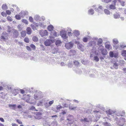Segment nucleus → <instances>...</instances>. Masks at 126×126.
Segmentation results:
<instances>
[{
  "mask_svg": "<svg viewBox=\"0 0 126 126\" xmlns=\"http://www.w3.org/2000/svg\"><path fill=\"white\" fill-rule=\"evenodd\" d=\"M113 17L115 19H118L120 17V14L117 13H115L113 15Z\"/></svg>",
  "mask_w": 126,
  "mask_h": 126,
  "instance_id": "nucleus-18",
  "label": "nucleus"
},
{
  "mask_svg": "<svg viewBox=\"0 0 126 126\" xmlns=\"http://www.w3.org/2000/svg\"><path fill=\"white\" fill-rule=\"evenodd\" d=\"M106 112L108 114L110 115H112L113 113L116 112L115 115L118 116H124L125 114V112L124 110L118 111H113L109 109L107 110Z\"/></svg>",
  "mask_w": 126,
  "mask_h": 126,
  "instance_id": "nucleus-1",
  "label": "nucleus"
},
{
  "mask_svg": "<svg viewBox=\"0 0 126 126\" xmlns=\"http://www.w3.org/2000/svg\"><path fill=\"white\" fill-rule=\"evenodd\" d=\"M118 64L117 63H115L114 64L113 66L115 68L117 69L118 68Z\"/></svg>",
  "mask_w": 126,
  "mask_h": 126,
  "instance_id": "nucleus-58",
  "label": "nucleus"
},
{
  "mask_svg": "<svg viewBox=\"0 0 126 126\" xmlns=\"http://www.w3.org/2000/svg\"><path fill=\"white\" fill-rule=\"evenodd\" d=\"M8 34L5 32H3L1 34L0 38L3 41H5L8 39Z\"/></svg>",
  "mask_w": 126,
  "mask_h": 126,
  "instance_id": "nucleus-7",
  "label": "nucleus"
},
{
  "mask_svg": "<svg viewBox=\"0 0 126 126\" xmlns=\"http://www.w3.org/2000/svg\"><path fill=\"white\" fill-rule=\"evenodd\" d=\"M26 31L27 33L28 34H31L32 32V30L29 27H28L26 29Z\"/></svg>",
  "mask_w": 126,
  "mask_h": 126,
  "instance_id": "nucleus-23",
  "label": "nucleus"
},
{
  "mask_svg": "<svg viewBox=\"0 0 126 126\" xmlns=\"http://www.w3.org/2000/svg\"><path fill=\"white\" fill-rule=\"evenodd\" d=\"M74 117L73 116L69 114L67 117V120L68 121L67 123L69 124H71L73 122Z\"/></svg>",
  "mask_w": 126,
  "mask_h": 126,
  "instance_id": "nucleus-5",
  "label": "nucleus"
},
{
  "mask_svg": "<svg viewBox=\"0 0 126 126\" xmlns=\"http://www.w3.org/2000/svg\"><path fill=\"white\" fill-rule=\"evenodd\" d=\"M80 121L81 122H88L89 121V120L87 118H84L83 119H82L80 120Z\"/></svg>",
  "mask_w": 126,
  "mask_h": 126,
  "instance_id": "nucleus-44",
  "label": "nucleus"
},
{
  "mask_svg": "<svg viewBox=\"0 0 126 126\" xmlns=\"http://www.w3.org/2000/svg\"><path fill=\"white\" fill-rule=\"evenodd\" d=\"M116 0H114L112 1V4L110 5L109 8L110 9L114 10L116 9Z\"/></svg>",
  "mask_w": 126,
  "mask_h": 126,
  "instance_id": "nucleus-11",
  "label": "nucleus"
},
{
  "mask_svg": "<svg viewBox=\"0 0 126 126\" xmlns=\"http://www.w3.org/2000/svg\"><path fill=\"white\" fill-rule=\"evenodd\" d=\"M66 32L67 31V32H72V30L69 27H67V28H66Z\"/></svg>",
  "mask_w": 126,
  "mask_h": 126,
  "instance_id": "nucleus-59",
  "label": "nucleus"
},
{
  "mask_svg": "<svg viewBox=\"0 0 126 126\" xmlns=\"http://www.w3.org/2000/svg\"><path fill=\"white\" fill-rule=\"evenodd\" d=\"M23 26L21 25H19L17 26V28L19 31H21L22 29Z\"/></svg>",
  "mask_w": 126,
  "mask_h": 126,
  "instance_id": "nucleus-41",
  "label": "nucleus"
},
{
  "mask_svg": "<svg viewBox=\"0 0 126 126\" xmlns=\"http://www.w3.org/2000/svg\"><path fill=\"white\" fill-rule=\"evenodd\" d=\"M7 19L8 21H12L13 20V19L10 16H8L7 17Z\"/></svg>",
  "mask_w": 126,
  "mask_h": 126,
  "instance_id": "nucleus-57",
  "label": "nucleus"
},
{
  "mask_svg": "<svg viewBox=\"0 0 126 126\" xmlns=\"http://www.w3.org/2000/svg\"><path fill=\"white\" fill-rule=\"evenodd\" d=\"M73 45V43H72L71 42H70L66 44L65 46V47L67 49H69L72 48Z\"/></svg>",
  "mask_w": 126,
  "mask_h": 126,
  "instance_id": "nucleus-8",
  "label": "nucleus"
},
{
  "mask_svg": "<svg viewBox=\"0 0 126 126\" xmlns=\"http://www.w3.org/2000/svg\"><path fill=\"white\" fill-rule=\"evenodd\" d=\"M46 63L48 64H54V61L52 59H51L49 61H47Z\"/></svg>",
  "mask_w": 126,
  "mask_h": 126,
  "instance_id": "nucleus-24",
  "label": "nucleus"
},
{
  "mask_svg": "<svg viewBox=\"0 0 126 126\" xmlns=\"http://www.w3.org/2000/svg\"><path fill=\"white\" fill-rule=\"evenodd\" d=\"M32 39L35 42H37L38 40V38L36 37L35 36L33 37Z\"/></svg>",
  "mask_w": 126,
  "mask_h": 126,
  "instance_id": "nucleus-42",
  "label": "nucleus"
},
{
  "mask_svg": "<svg viewBox=\"0 0 126 126\" xmlns=\"http://www.w3.org/2000/svg\"><path fill=\"white\" fill-rule=\"evenodd\" d=\"M13 36L15 38L17 37L19 34L18 31L16 30H14L13 32Z\"/></svg>",
  "mask_w": 126,
  "mask_h": 126,
  "instance_id": "nucleus-19",
  "label": "nucleus"
},
{
  "mask_svg": "<svg viewBox=\"0 0 126 126\" xmlns=\"http://www.w3.org/2000/svg\"><path fill=\"white\" fill-rule=\"evenodd\" d=\"M50 35L52 36V38H54L57 36V32L54 31L51 32Z\"/></svg>",
  "mask_w": 126,
  "mask_h": 126,
  "instance_id": "nucleus-17",
  "label": "nucleus"
},
{
  "mask_svg": "<svg viewBox=\"0 0 126 126\" xmlns=\"http://www.w3.org/2000/svg\"><path fill=\"white\" fill-rule=\"evenodd\" d=\"M53 41L50 39H47L44 42L45 45L47 46H49L53 43Z\"/></svg>",
  "mask_w": 126,
  "mask_h": 126,
  "instance_id": "nucleus-9",
  "label": "nucleus"
},
{
  "mask_svg": "<svg viewBox=\"0 0 126 126\" xmlns=\"http://www.w3.org/2000/svg\"><path fill=\"white\" fill-rule=\"evenodd\" d=\"M76 71L77 73L79 74H80L82 73V71L79 69L77 68Z\"/></svg>",
  "mask_w": 126,
  "mask_h": 126,
  "instance_id": "nucleus-40",
  "label": "nucleus"
},
{
  "mask_svg": "<svg viewBox=\"0 0 126 126\" xmlns=\"http://www.w3.org/2000/svg\"><path fill=\"white\" fill-rule=\"evenodd\" d=\"M88 38L87 37H84L82 39L83 41L84 42H86L88 41Z\"/></svg>",
  "mask_w": 126,
  "mask_h": 126,
  "instance_id": "nucleus-53",
  "label": "nucleus"
},
{
  "mask_svg": "<svg viewBox=\"0 0 126 126\" xmlns=\"http://www.w3.org/2000/svg\"><path fill=\"white\" fill-rule=\"evenodd\" d=\"M30 59L31 60H33L35 61H37V58L36 57H30Z\"/></svg>",
  "mask_w": 126,
  "mask_h": 126,
  "instance_id": "nucleus-43",
  "label": "nucleus"
},
{
  "mask_svg": "<svg viewBox=\"0 0 126 126\" xmlns=\"http://www.w3.org/2000/svg\"><path fill=\"white\" fill-rule=\"evenodd\" d=\"M98 46H99L98 49L99 50H100L101 51H102V50H103L104 49V47L102 46V45Z\"/></svg>",
  "mask_w": 126,
  "mask_h": 126,
  "instance_id": "nucleus-39",
  "label": "nucleus"
},
{
  "mask_svg": "<svg viewBox=\"0 0 126 126\" xmlns=\"http://www.w3.org/2000/svg\"><path fill=\"white\" fill-rule=\"evenodd\" d=\"M24 41L27 43H29V39L27 37H25L24 39Z\"/></svg>",
  "mask_w": 126,
  "mask_h": 126,
  "instance_id": "nucleus-54",
  "label": "nucleus"
},
{
  "mask_svg": "<svg viewBox=\"0 0 126 126\" xmlns=\"http://www.w3.org/2000/svg\"><path fill=\"white\" fill-rule=\"evenodd\" d=\"M111 0H103L102 1L105 3H108L110 2Z\"/></svg>",
  "mask_w": 126,
  "mask_h": 126,
  "instance_id": "nucleus-64",
  "label": "nucleus"
},
{
  "mask_svg": "<svg viewBox=\"0 0 126 126\" xmlns=\"http://www.w3.org/2000/svg\"><path fill=\"white\" fill-rule=\"evenodd\" d=\"M105 48L109 50L112 48V47L110 44V43L109 41H107L105 43Z\"/></svg>",
  "mask_w": 126,
  "mask_h": 126,
  "instance_id": "nucleus-10",
  "label": "nucleus"
},
{
  "mask_svg": "<svg viewBox=\"0 0 126 126\" xmlns=\"http://www.w3.org/2000/svg\"><path fill=\"white\" fill-rule=\"evenodd\" d=\"M31 26L32 27V29L34 30H37L36 27L33 24H31Z\"/></svg>",
  "mask_w": 126,
  "mask_h": 126,
  "instance_id": "nucleus-49",
  "label": "nucleus"
},
{
  "mask_svg": "<svg viewBox=\"0 0 126 126\" xmlns=\"http://www.w3.org/2000/svg\"><path fill=\"white\" fill-rule=\"evenodd\" d=\"M75 65L76 66H78L79 65V63L77 61H75L74 62Z\"/></svg>",
  "mask_w": 126,
  "mask_h": 126,
  "instance_id": "nucleus-55",
  "label": "nucleus"
},
{
  "mask_svg": "<svg viewBox=\"0 0 126 126\" xmlns=\"http://www.w3.org/2000/svg\"><path fill=\"white\" fill-rule=\"evenodd\" d=\"M60 34L63 39H66L68 38V37L67 35L66 31L65 29L61 31L60 32Z\"/></svg>",
  "mask_w": 126,
  "mask_h": 126,
  "instance_id": "nucleus-4",
  "label": "nucleus"
},
{
  "mask_svg": "<svg viewBox=\"0 0 126 126\" xmlns=\"http://www.w3.org/2000/svg\"><path fill=\"white\" fill-rule=\"evenodd\" d=\"M75 51L74 50H71L69 53V55L70 56H73L75 55Z\"/></svg>",
  "mask_w": 126,
  "mask_h": 126,
  "instance_id": "nucleus-21",
  "label": "nucleus"
},
{
  "mask_svg": "<svg viewBox=\"0 0 126 126\" xmlns=\"http://www.w3.org/2000/svg\"><path fill=\"white\" fill-rule=\"evenodd\" d=\"M118 1L120 2L121 5L122 6H125V2L123 1H120V0H118Z\"/></svg>",
  "mask_w": 126,
  "mask_h": 126,
  "instance_id": "nucleus-52",
  "label": "nucleus"
},
{
  "mask_svg": "<svg viewBox=\"0 0 126 126\" xmlns=\"http://www.w3.org/2000/svg\"><path fill=\"white\" fill-rule=\"evenodd\" d=\"M125 62L124 60H121L119 62V64L121 65H122L125 63Z\"/></svg>",
  "mask_w": 126,
  "mask_h": 126,
  "instance_id": "nucleus-56",
  "label": "nucleus"
},
{
  "mask_svg": "<svg viewBox=\"0 0 126 126\" xmlns=\"http://www.w3.org/2000/svg\"><path fill=\"white\" fill-rule=\"evenodd\" d=\"M96 44V42L95 41H91L89 42L88 44V45L89 47L94 46Z\"/></svg>",
  "mask_w": 126,
  "mask_h": 126,
  "instance_id": "nucleus-14",
  "label": "nucleus"
},
{
  "mask_svg": "<svg viewBox=\"0 0 126 126\" xmlns=\"http://www.w3.org/2000/svg\"><path fill=\"white\" fill-rule=\"evenodd\" d=\"M39 34L42 37L47 36L48 35V32L46 30H41L39 32Z\"/></svg>",
  "mask_w": 126,
  "mask_h": 126,
  "instance_id": "nucleus-6",
  "label": "nucleus"
},
{
  "mask_svg": "<svg viewBox=\"0 0 126 126\" xmlns=\"http://www.w3.org/2000/svg\"><path fill=\"white\" fill-rule=\"evenodd\" d=\"M94 60L96 62H98L99 60V58L97 56H95L94 57Z\"/></svg>",
  "mask_w": 126,
  "mask_h": 126,
  "instance_id": "nucleus-50",
  "label": "nucleus"
},
{
  "mask_svg": "<svg viewBox=\"0 0 126 126\" xmlns=\"http://www.w3.org/2000/svg\"><path fill=\"white\" fill-rule=\"evenodd\" d=\"M78 48L80 49L82 51H83L84 50V47L81 44H79L78 45Z\"/></svg>",
  "mask_w": 126,
  "mask_h": 126,
  "instance_id": "nucleus-16",
  "label": "nucleus"
},
{
  "mask_svg": "<svg viewBox=\"0 0 126 126\" xmlns=\"http://www.w3.org/2000/svg\"><path fill=\"white\" fill-rule=\"evenodd\" d=\"M36 116L35 117L36 119H40L42 118L41 116L42 115V113L41 112H37L36 113Z\"/></svg>",
  "mask_w": 126,
  "mask_h": 126,
  "instance_id": "nucleus-13",
  "label": "nucleus"
},
{
  "mask_svg": "<svg viewBox=\"0 0 126 126\" xmlns=\"http://www.w3.org/2000/svg\"><path fill=\"white\" fill-rule=\"evenodd\" d=\"M112 42L113 43L114 45H117L119 43V41L117 39L114 38L112 39Z\"/></svg>",
  "mask_w": 126,
  "mask_h": 126,
  "instance_id": "nucleus-22",
  "label": "nucleus"
},
{
  "mask_svg": "<svg viewBox=\"0 0 126 126\" xmlns=\"http://www.w3.org/2000/svg\"><path fill=\"white\" fill-rule=\"evenodd\" d=\"M102 54L103 55H105L107 54V52L106 50L104 49L103 50L101 51Z\"/></svg>",
  "mask_w": 126,
  "mask_h": 126,
  "instance_id": "nucleus-34",
  "label": "nucleus"
},
{
  "mask_svg": "<svg viewBox=\"0 0 126 126\" xmlns=\"http://www.w3.org/2000/svg\"><path fill=\"white\" fill-rule=\"evenodd\" d=\"M113 47L115 49L117 50L118 49L119 50V45H114L113 46Z\"/></svg>",
  "mask_w": 126,
  "mask_h": 126,
  "instance_id": "nucleus-38",
  "label": "nucleus"
},
{
  "mask_svg": "<svg viewBox=\"0 0 126 126\" xmlns=\"http://www.w3.org/2000/svg\"><path fill=\"white\" fill-rule=\"evenodd\" d=\"M26 32L25 31H22L21 32V36L22 37H25L26 35Z\"/></svg>",
  "mask_w": 126,
  "mask_h": 126,
  "instance_id": "nucleus-30",
  "label": "nucleus"
},
{
  "mask_svg": "<svg viewBox=\"0 0 126 126\" xmlns=\"http://www.w3.org/2000/svg\"><path fill=\"white\" fill-rule=\"evenodd\" d=\"M29 19L30 21L31 22L34 23L33 21V19L32 17L31 16L29 17Z\"/></svg>",
  "mask_w": 126,
  "mask_h": 126,
  "instance_id": "nucleus-61",
  "label": "nucleus"
},
{
  "mask_svg": "<svg viewBox=\"0 0 126 126\" xmlns=\"http://www.w3.org/2000/svg\"><path fill=\"white\" fill-rule=\"evenodd\" d=\"M13 92L17 94L18 93V90L16 89H13Z\"/></svg>",
  "mask_w": 126,
  "mask_h": 126,
  "instance_id": "nucleus-60",
  "label": "nucleus"
},
{
  "mask_svg": "<svg viewBox=\"0 0 126 126\" xmlns=\"http://www.w3.org/2000/svg\"><path fill=\"white\" fill-rule=\"evenodd\" d=\"M2 8L3 10H5L7 9L8 7L6 4H4L2 5Z\"/></svg>",
  "mask_w": 126,
  "mask_h": 126,
  "instance_id": "nucleus-36",
  "label": "nucleus"
},
{
  "mask_svg": "<svg viewBox=\"0 0 126 126\" xmlns=\"http://www.w3.org/2000/svg\"><path fill=\"white\" fill-rule=\"evenodd\" d=\"M43 96V94L42 92L37 91L34 94V98L35 99L39 100L42 98Z\"/></svg>",
  "mask_w": 126,
  "mask_h": 126,
  "instance_id": "nucleus-2",
  "label": "nucleus"
},
{
  "mask_svg": "<svg viewBox=\"0 0 126 126\" xmlns=\"http://www.w3.org/2000/svg\"><path fill=\"white\" fill-rule=\"evenodd\" d=\"M58 51V49L57 48H53L52 51V53L53 54L57 53Z\"/></svg>",
  "mask_w": 126,
  "mask_h": 126,
  "instance_id": "nucleus-33",
  "label": "nucleus"
},
{
  "mask_svg": "<svg viewBox=\"0 0 126 126\" xmlns=\"http://www.w3.org/2000/svg\"><path fill=\"white\" fill-rule=\"evenodd\" d=\"M34 19L35 20L38 21L40 19V16L38 15H36L34 16Z\"/></svg>",
  "mask_w": 126,
  "mask_h": 126,
  "instance_id": "nucleus-29",
  "label": "nucleus"
},
{
  "mask_svg": "<svg viewBox=\"0 0 126 126\" xmlns=\"http://www.w3.org/2000/svg\"><path fill=\"white\" fill-rule=\"evenodd\" d=\"M27 14V12L26 11H22L19 13V14L16 15L15 17L16 19L19 20L22 18L24 17Z\"/></svg>",
  "mask_w": 126,
  "mask_h": 126,
  "instance_id": "nucleus-3",
  "label": "nucleus"
},
{
  "mask_svg": "<svg viewBox=\"0 0 126 126\" xmlns=\"http://www.w3.org/2000/svg\"><path fill=\"white\" fill-rule=\"evenodd\" d=\"M61 41L60 40H56L55 44L57 46H59L61 43Z\"/></svg>",
  "mask_w": 126,
  "mask_h": 126,
  "instance_id": "nucleus-37",
  "label": "nucleus"
},
{
  "mask_svg": "<svg viewBox=\"0 0 126 126\" xmlns=\"http://www.w3.org/2000/svg\"><path fill=\"white\" fill-rule=\"evenodd\" d=\"M21 21L22 22L26 24H28V21L26 19H23Z\"/></svg>",
  "mask_w": 126,
  "mask_h": 126,
  "instance_id": "nucleus-46",
  "label": "nucleus"
},
{
  "mask_svg": "<svg viewBox=\"0 0 126 126\" xmlns=\"http://www.w3.org/2000/svg\"><path fill=\"white\" fill-rule=\"evenodd\" d=\"M73 33L74 34V35L76 37H77L80 34L79 31L78 30H74L73 32Z\"/></svg>",
  "mask_w": 126,
  "mask_h": 126,
  "instance_id": "nucleus-15",
  "label": "nucleus"
},
{
  "mask_svg": "<svg viewBox=\"0 0 126 126\" xmlns=\"http://www.w3.org/2000/svg\"><path fill=\"white\" fill-rule=\"evenodd\" d=\"M104 124L105 126H110V124L107 122L104 123Z\"/></svg>",
  "mask_w": 126,
  "mask_h": 126,
  "instance_id": "nucleus-62",
  "label": "nucleus"
},
{
  "mask_svg": "<svg viewBox=\"0 0 126 126\" xmlns=\"http://www.w3.org/2000/svg\"><path fill=\"white\" fill-rule=\"evenodd\" d=\"M94 13V11L92 9H90L88 11V14L89 15H92Z\"/></svg>",
  "mask_w": 126,
  "mask_h": 126,
  "instance_id": "nucleus-25",
  "label": "nucleus"
},
{
  "mask_svg": "<svg viewBox=\"0 0 126 126\" xmlns=\"http://www.w3.org/2000/svg\"><path fill=\"white\" fill-rule=\"evenodd\" d=\"M126 47V44L124 42L120 43L119 45V50H122Z\"/></svg>",
  "mask_w": 126,
  "mask_h": 126,
  "instance_id": "nucleus-12",
  "label": "nucleus"
},
{
  "mask_svg": "<svg viewBox=\"0 0 126 126\" xmlns=\"http://www.w3.org/2000/svg\"><path fill=\"white\" fill-rule=\"evenodd\" d=\"M16 106V105L15 104H9V107H10L11 109L13 110L15 109Z\"/></svg>",
  "mask_w": 126,
  "mask_h": 126,
  "instance_id": "nucleus-31",
  "label": "nucleus"
},
{
  "mask_svg": "<svg viewBox=\"0 0 126 126\" xmlns=\"http://www.w3.org/2000/svg\"><path fill=\"white\" fill-rule=\"evenodd\" d=\"M121 55L122 56L126 57V50H123L121 51Z\"/></svg>",
  "mask_w": 126,
  "mask_h": 126,
  "instance_id": "nucleus-32",
  "label": "nucleus"
},
{
  "mask_svg": "<svg viewBox=\"0 0 126 126\" xmlns=\"http://www.w3.org/2000/svg\"><path fill=\"white\" fill-rule=\"evenodd\" d=\"M62 108V107L60 105H59L56 107V109L57 110H60Z\"/></svg>",
  "mask_w": 126,
  "mask_h": 126,
  "instance_id": "nucleus-47",
  "label": "nucleus"
},
{
  "mask_svg": "<svg viewBox=\"0 0 126 126\" xmlns=\"http://www.w3.org/2000/svg\"><path fill=\"white\" fill-rule=\"evenodd\" d=\"M102 39L101 38H100L98 39L97 41V44L98 46L102 45Z\"/></svg>",
  "mask_w": 126,
  "mask_h": 126,
  "instance_id": "nucleus-26",
  "label": "nucleus"
},
{
  "mask_svg": "<svg viewBox=\"0 0 126 126\" xmlns=\"http://www.w3.org/2000/svg\"><path fill=\"white\" fill-rule=\"evenodd\" d=\"M54 29L53 26L51 25H49L47 27V29L50 31H51Z\"/></svg>",
  "mask_w": 126,
  "mask_h": 126,
  "instance_id": "nucleus-27",
  "label": "nucleus"
},
{
  "mask_svg": "<svg viewBox=\"0 0 126 126\" xmlns=\"http://www.w3.org/2000/svg\"><path fill=\"white\" fill-rule=\"evenodd\" d=\"M104 12L106 15H110V11L108 10L105 9L104 10Z\"/></svg>",
  "mask_w": 126,
  "mask_h": 126,
  "instance_id": "nucleus-35",
  "label": "nucleus"
},
{
  "mask_svg": "<svg viewBox=\"0 0 126 126\" xmlns=\"http://www.w3.org/2000/svg\"><path fill=\"white\" fill-rule=\"evenodd\" d=\"M114 54L113 52L110 51L109 53V54L110 56L111 57H114Z\"/></svg>",
  "mask_w": 126,
  "mask_h": 126,
  "instance_id": "nucleus-48",
  "label": "nucleus"
},
{
  "mask_svg": "<svg viewBox=\"0 0 126 126\" xmlns=\"http://www.w3.org/2000/svg\"><path fill=\"white\" fill-rule=\"evenodd\" d=\"M71 32H67V35L69 36L70 37L73 35V33H72Z\"/></svg>",
  "mask_w": 126,
  "mask_h": 126,
  "instance_id": "nucleus-63",
  "label": "nucleus"
},
{
  "mask_svg": "<svg viewBox=\"0 0 126 126\" xmlns=\"http://www.w3.org/2000/svg\"><path fill=\"white\" fill-rule=\"evenodd\" d=\"M30 47L33 49V50H35L36 49L35 46L33 44H31L30 45Z\"/></svg>",
  "mask_w": 126,
  "mask_h": 126,
  "instance_id": "nucleus-51",
  "label": "nucleus"
},
{
  "mask_svg": "<svg viewBox=\"0 0 126 126\" xmlns=\"http://www.w3.org/2000/svg\"><path fill=\"white\" fill-rule=\"evenodd\" d=\"M24 89L25 90H28V91H29V92L30 93H32L33 92L32 90H33L34 89V88L33 87H31V88H24Z\"/></svg>",
  "mask_w": 126,
  "mask_h": 126,
  "instance_id": "nucleus-28",
  "label": "nucleus"
},
{
  "mask_svg": "<svg viewBox=\"0 0 126 126\" xmlns=\"http://www.w3.org/2000/svg\"><path fill=\"white\" fill-rule=\"evenodd\" d=\"M102 7L101 6H99L98 8H95V10L97 12L99 13H101V11H102Z\"/></svg>",
  "mask_w": 126,
  "mask_h": 126,
  "instance_id": "nucleus-20",
  "label": "nucleus"
},
{
  "mask_svg": "<svg viewBox=\"0 0 126 126\" xmlns=\"http://www.w3.org/2000/svg\"><path fill=\"white\" fill-rule=\"evenodd\" d=\"M120 120L121 121H122L123 123V124H124L126 122V120L124 118H120Z\"/></svg>",
  "mask_w": 126,
  "mask_h": 126,
  "instance_id": "nucleus-45",
  "label": "nucleus"
}]
</instances>
